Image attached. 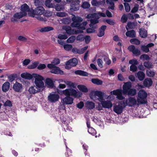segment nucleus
<instances>
[{
    "label": "nucleus",
    "mask_w": 157,
    "mask_h": 157,
    "mask_svg": "<svg viewBox=\"0 0 157 157\" xmlns=\"http://www.w3.org/2000/svg\"><path fill=\"white\" fill-rule=\"evenodd\" d=\"M132 84L130 82H124L122 87L123 94L130 97L135 96L136 94L137 90L135 89L132 88Z\"/></svg>",
    "instance_id": "1"
},
{
    "label": "nucleus",
    "mask_w": 157,
    "mask_h": 157,
    "mask_svg": "<svg viewBox=\"0 0 157 157\" xmlns=\"http://www.w3.org/2000/svg\"><path fill=\"white\" fill-rule=\"evenodd\" d=\"M59 93L61 94H63L66 96H73L75 98H79L81 97L82 94L79 91L77 92L76 90L72 88H69L66 89L60 92L58 90Z\"/></svg>",
    "instance_id": "2"
},
{
    "label": "nucleus",
    "mask_w": 157,
    "mask_h": 157,
    "mask_svg": "<svg viewBox=\"0 0 157 157\" xmlns=\"http://www.w3.org/2000/svg\"><path fill=\"white\" fill-rule=\"evenodd\" d=\"M147 94L146 92L143 90H140L138 93L137 101L138 104H146L147 101L146 99Z\"/></svg>",
    "instance_id": "3"
},
{
    "label": "nucleus",
    "mask_w": 157,
    "mask_h": 157,
    "mask_svg": "<svg viewBox=\"0 0 157 157\" xmlns=\"http://www.w3.org/2000/svg\"><path fill=\"white\" fill-rule=\"evenodd\" d=\"M34 78H35L34 83L36 86L39 89L44 86V84L43 82L44 79L43 77L38 74H34Z\"/></svg>",
    "instance_id": "4"
},
{
    "label": "nucleus",
    "mask_w": 157,
    "mask_h": 157,
    "mask_svg": "<svg viewBox=\"0 0 157 157\" xmlns=\"http://www.w3.org/2000/svg\"><path fill=\"white\" fill-rule=\"evenodd\" d=\"M78 63V61L76 59L73 58L67 61L65 68L67 69H70L72 67L76 66Z\"/></svg>",
    "instance_id": "5"
},
{
    "label": "nucleus",
    "mask_w": 157,
    "mask_h": 157,
    "mask_svg": "<svg viewBox=\"0 0 157 157\" xmlns=\"http://www.w3.org/2000/svg\"><path fill=\"white\" fill-rule=\"evenodd\" d=\"M72 20L73 22L71 23V26L72 27L77 28L79 26V23L82 21L83 19L81 17L74 16L72 17Z\"/></svg>",
    "instance_id": "6"
},
{
    "label": "nucleus",
    "mask_w": 157,
    "mask_h": 157,
    "mask_svg": "<svg viewBox=\"0 0 157 157\" xmlns=\"http://www.w3.org/2000/svg\"><path fill=\"white\" fill-rule=\"evenodd\" d=\"M13 89L15 92H21L23 89L22 84L16 81L13 85Z\"/></svg>",
    "instance_id": "7"
},
{
    "label": "nucleus",
    "mask_w": 157,
    "mask_h": 157,
    "mask_svg": "<svg viewBox=\"0 0 157 157\" xmlns=\"http://www.w3.org/2000/svg\"><path fill=\"white\" fill-rule=\"evenodd\" d=\"M48 100L51 102H55L58 101L59 96L58 94H50L48 97Z\"/></svg>",
    "instance_id": "8"
},
{
    "label": "nucleus",
    "mask_w": 157,
    "mask_h": 157,
    "mask_svg": "<svg viewBox=\"0 0 157 157\" xmlns=\"http://www.w3.org/2000/svg\"><path fill=\"white\" fill-rule=\"evenodd\" d=\"M44 12V9L42 6H38L33 10V13L36 15H41Z\"/></svg>",
    "instance_id": "9"
},
{
    "label": "nucleus",
    "mask_w": 157,
    "mask_h": 157,
    "mask_svg": "<svg viewBox=\"0 0 157 157\" xmlns=\"http://www.w3.org/2000/svg\"><path fill=\"white\" fill-rule=\"evenodd\" d=\"M128 49L130 52H132L136 56H138L140 54V50L138 49L135 48V46L134 45L129 46L128 47Z\"/></svg>",
    "instance_id": "10"
},
{
    "label": "nucleus",
    "mask_w": 157,
    "mask_h": 157,
    "mask_svg": "<svg viewBox=\"0 0 157 157\" xmlns=\"http://www.w3.org/2000/svg\"><path fill=\"white\" fill-rule=\"evenodd\" d=\"M101 102V104L103 107L107 108L109 109L111 108L112 106V104L110 101L106 100L103 101L102 100Z\"/></svg>",
    "instance_id": "11"
},
{
    "label": "nucleus",
    "mask_w": 157,
    "mask_h": 157,
    "mask_svg": "<svg viewBox=\"0 0 157 157\" xmlns=\"http://www.w3.org/2000/svg\"><path fill=\"white\" fill-rule=\"evenodd\" d=\"M137 100L134 97H129L128 100V105L129 107L134 106L136 104Z\"/></svg>",
    "instance_id": "12"
},
{
    "label": "nucleus",
    "mask_w": 157,
    "mask_h": 157,
    "mask_svg": "<svg viewBox=\"0 0 157 157\" xmlns=\"http://www.w3.org/2000/svg\"><path fill=\"white\" fill-rule=\"evenodd\" d=\"M28 91L31 94H35L40 91V89H39L36 86H32L29 87Z\"/></svg>",
    "instance_id": "13"
},
{
    "label": "nucleus",
    "mask_w": 157,
    "mask_h": 157,
    "mask_svg": "<svg viewBox=\"0 0 157 157\" xmlns=\"http://www.w3.org/2000/svg\"><path fill=\"white\" fill-rule=\"evenodd\" d=\"M104 93L101 91H96L94 93V95L93 97H95V96H97L98 97V100L100 102L102 100H104Z\"/></svg>",
    "instance_id": "14"
},
{
    "label": "nucleus",
    "mask_w": 157,
    "mask_h": 157,
    "mask_svg": "<svg viewBox=\"0 0 157 157\" xmlns=\"http://www.w3.org/2000/svg\"><path fill=\"white\" fill-rule=\"evenodd\" d=\"M74 99L70 96H66L63 99V104L66 105H71L73 102Z\"/></svg>",
    "instance_id": "15"
},
{
    "label": "nucleus",
    "mask_w": 157,
    "mask_h": 157,
    "mask_svg": "<svg viewBox=\"0 0 157 157\" xmlns=\"http://www.w3.org/2000/svg\"><path fill=\"white\" fill-rule=\"evenodd\" d=\"M51 73L55 74H60L62 75L63 74V72L61 70L59 67L55 66L53 69L50 71Z\"/></svg>",
    "instance_id": "16"
},
{
    "label": "nucleus",
    "mask_w": 157,
    "mask_h": 157,
    "mask_svg": "<svg viewBox=\"0 0 157 157\" xmlns=\"http://www.w3.org/2000/svg\"><path fill=\"white\" fill-rule=\"evenodd\" d=\"M123 107L121 105H116L113 106V111L117 114H121L123 112Z\"/></svg>",
    "instance_id": "17"
},
{
    "label": "nucleus",
    "mask_w": 157,
    "mask_h": 157,
    "mask_svg": "<svg viewBox=\"0 0 157 157\" xmlns=\"http://www.w3.org/2000/svg\"><path fill=\"white\" fill-rule=\"evenodd\" d=\"M36 74H33L32 75L28 73H23L21 74V77L23 78L28 79H31L34 78V75Z\"/></svg>",
    "instance_id": "18"
},
{
    "label": "nucleus",
    "mask_w": 157,
    "mask_h": 157,
    "mask_svg": "<svg viewBox=\"0 0 157 157\" xmlns=\"http://www.w3.org/2000/svg\"><path fill=\"white\" fill-rule=\"evenodd\" d=\"M21 10L22 11L24 14H25V16L27 14V12H29V6L26 3L23 4L21 6Z\"/></svg>",
    "instance_id": "19"
},
{
    "label": "nucleus",
    "mask_w": 157,
    "mask_h": 157,
    "mask_svg": "<svg viewBox=\"0 0 157 157\" xmlns=\"http://www.w3.org/2000/svg\"><path fill=\"white\" fill-rule=\"evenodd\" d=\"M45 83L48 87L52 88L54 86V82L52 79L49 78H47L46 79Z\"/></svg>",
    "instance_id": "20"
},
{
    "label": "nucleus",
    "mask_w": 157,
    "mask_h": 157,
    "mask_svg": "<svg viewBox=\"0 0 157 157\" xmlns=\"http://www.w3.org/2000/svg\"><path fill=\"white\" fill-rule=\"evenodd\" d=\"M107 26L105 25H103L99 29V33L97 34V36L99 37H101L105 34V31L106 29Z\"/></svg>",
    "instance_id": "21"
},
{
    "label": "nucleus",
    "mask_w": 157,
    "mask_h": 157,
    "mask_svg": "<svg viewBox=\"0 0 157 157\" xmlns=\"http://www.w3.org/2000/svg\"><path fill=\"white\" fill-rule=\"evenodd\" d=\"M152 81L150 78H146L144 81V85L146 87H150L152 84Z\"/></svg>",
    "instance_id": "22"
},
{
    "label": "nucleus",
    "mask_w": 157,
    "mask_h": 157,
    "mask_svg": "<svg viewBox=\"0 0 157 157\" xmlns=\"http://www.w3.org/2000/svg\"><path fill=\"white\" fill-rule=\"evenodd\" d=\"M125 35L127 37L130 38H134L136 36V33L134 30L127 31Z\"/></svg>",
    "instance_id": "23"
},
{
    "label": "nucleus",
    "mask_w": 157,
    "mask_h": 157,
    "mask_svg": "<svg viewBox=\"0 0 157 157\" xmlns=\"http://www.w3.org/2000/svg\"><path fill=\"white\" fill-rule=\"evenodd\" d=\"M147 31L145 29L140 28L139 29V34L141 38H146L147 36Z\"/></svg>",
    "instance_id": "24"
},
{
    "label": "nucleus",
    "mask_w": 157,
    "mask_h": 157,
    "mask_svg": "<svg viewBox=\"0 0 157 157\" xmlns=\"http://www.w3.org/2000/svg\"><path fill=\"white\" fill-rule=\"evenodd\" d=\"M10 83L6 82H5L2 85V90L4 92H6L8 91L10 87Z\"/></svg>",
    "instance_id": "25"
},
{
    "label": "nucleus",
    "mask_w": 157,
    "mask_h": 157,
    "mask_svg": "<svg viewBox=\"0 0 157 157\" xmlns=\"http://www.w3.org/2000/svg\"><path fill=\"white\" fill-rule=\"evenodd\" d=\"M63 29L65 30L66 33L68 34L71 35L74 34V30L72 29L71 27L66 25L63 27Z\"/></svg>",
    "instance_id": "26"
},
{
    "label": "nucleus",
    "mask_w": 157,
    "mask_h": 157,
    "mask_svg": "<svg viewBox=\"0 0 157 157\" xmlns=\"http://www.w3.org/2000/svg\"><path fill=\"white\" fill-rule=\"evenodd\" d=\"M75 73L76 75L84 76H87L88 75V73L87 72L81 70L75 71Z\"/></svg>",
    "instance_id": "27"
},
{
    "label": "nucleus",
    "mask_w": 157,
    "mask_h": 157,
    "mask_svg": "<svg viewBox=\"0 0 157 157\" xmlns=\"http://www.w3.org/2000/svg\"><path fill=\"white\" fill-rule=\"evenodd\" d=\"M136 76L140 81H142L145 78V74L142 71H139L137 73Z\"/></svg>",
    "instance_id": "28"
},
{
    "label": "nucleus",
    "mask_w": 157,
    "mask_h": 157,
    "mask_svg": "<svg viewBox=\"0 0 157 157\" xmlns=\"http://www.w3.org/2000/svg\"><path fill=\"white\" fill-rule=\"evenodd\" d=\"M136 26L135 23L133 22L129 21L128 22L127 25L126 26V29L128 31L129 29H133Z\"/></svg>",
    "instance_id": "29"
},
{
    "label": "nucleus",
    "mask_w": 157,
    "mask_h": 157,
    "mask_svg": "<svg viewBox=\"0 0 157 157\" xmlns=\"http://www.w3.org/2000/svg\"><path fill=\"white\" fill-rule=\"evenodd\" d=\"M53 29H54L52 27L47 26L41 28L40 29V32L42 33L46 32L52 30Z\"/></svg>",
    "instance_id": "30"
},
{
    "label": "nucleus",
    "mask_w": 157,
    "mask_h": 157,
    "mask_svg": "<svg viewBox=\"0 0 157 157\" xmlns=\"http://www.w3.org/2000/svg\"><path fill=\"white\" fill-rule=\"evenodd\" d=\"M66 150L67 152L65 153V155L66 157H75L72 154V151L71 150L67 147V146L66 145Z\"/></svg>",
    "instance_id": "31"
},
{
    "label": "nucleus",
    "mask_w": 157,
    "mask_h": 157,
    "mask_svg": "<svg viewBox=\"0 0 157 157\" xmlns=\"http://www.w3.org/2000/svg\"><path fill=\"white\" fill-rule=\"evenodd\" d=\"M77 87L80 91L82 92L86 93L88 91L87 88L84 85H78L77 86Z\"/></svg>",
    "instance_id": "32"
},
{
    "label": "nucleus",
    "mask_w": 157,
    "mask_h": 157,
    "mask_svg": "<svg viewBox=\"0 0 157 157\" xmlns=\"http://www.w3.org/2000/svg\"><path fill=\"white\" fill-rule=\"evenodd\" d=\"M91 81L93 83L97 85H101L103 83L102 81L98 78H92Z\"/></svg>",
    "instance_id": "33"
},
{
    "label": "nucleus",
    "mask_w": 157,
    "mask_h": 157,
    "mask_svg": "<svg viewBox=\"0 0 157 157\" xmlns=\"http://www.w3.org/2000/svg\"><path fill=\"white\" fill-rule=\"evenodd\" d=\"M87 24L86 21H84L82 23H79V26L77 27V29L79 30H84L85 29V26Z\"/></svg>",
    "instance_id": "34"
},
{
    "label": "nucleus",
    "mask_w": 157,
    "mask_h": 157,
    "mask_svg": "<svg viewBox=\"0 0 157 157\" xmlns=\"http://www.w3.org/2000/svg\"><path fill=\"white\" fill-rule=\"evenodd\" d=\"M25 16V14H24L23 13L20 12V13H16L13 15V17L17 19H20Z\"/></svg>",
    "instance_id": "35"
},
{
    "label": "nucleus",
    "mask_w": 157,
    "mask_h": 157,
    "mask_svg": "<svg viewBox=\"0 0 157 157\" xmlns=\"http://www.w3.org/2000/svg\"><path fill=\"white\" fill-rule=\"evenodd\" d=\"M39 62L38 61L34 62L32 64L28 66L27 68L29 69H34L37 66Z\"/></svg>",
    "instance_id": "36"
},
{
    "label": "nucleus",
    "mask_w": 157,
    "mask_h": 157,
    "mask_svg": "<svg viewBox=\"0 0 157 157\" xmlns=\"http://www.w3.org/2000/svg\"><path fill=\"white\" fill-rule=\"evenodd\" d=\"M130 42L132 44L139 45L140 43V41L136 38H132L130 40Z\"/></svg>",
    "instance_id": "37"
},
{
    "label": "nucleus",
    "mask_w": 157,
    "mask_h": 157,
    "mask_svg": "<svg viewBox=\"0 0 157 157\" xmlns=\"http://www.w3.org/2000/svg\"><path fill=\"white\" fill-rule=\"evenodd\" d=\"M148 5L151 10L155 12H157V0L155 1L153 7H151V6L149 4Z\"/></svg>",
    "instance_id": "38"
},
{
    "label": "nucleus",
    "mask_w": 157,
    "mask_h": 157,
    "mask_svg": "<svg viewBox=\"0 0 157 157\" xmlns=\"http://www.w3.org/2000/svg\"><path fill=\"white\" fill-rule=\"evenodd\" d=\"M140 59L142 60L143 61L145 60H149L150 59V58L148 55L147 54H142L140 57Z\"/></svg>",
    "instance_id": "39"
},
{
    "label": "nucleus",
    "mask_w": 157,
    "mask_h": 157,
    "mask_svg": "<svg viewBox=\"0 0 157 157\" xmlns=\"http://www.w3.org/2000/svg\"><path fill=\"white\" fill-rule=\"evenodd\" d=\"M146 74L148 77H153L155 74V72L151 70H147Z\"/></svg>",
    "instance_id": "40"
},
{
    "label": "nucleus",
    "mask_w": 157,
    "mask_h": 157,
    "mask_svg": "<svg viewBox=\"0 0 157 157\" xmlns=\"http://www.w3.org/2000/svg\"><path fill=\"white\" fill-rule=\"evenodd\" d=\"M141 49L143 52L145 53H148L149 51V48H148L147 45H142L141 47Z\"/></svg>",
    "instance_id": "41"
},
{
    "label": "nucleus",
    "mask_w": 157,
    "mask_h": 157,
    "mask_svg": "<svg viewBox=\"0 0 157 157\" xmlns=\"http://www.w3.org/2000/svg\"><path fill=\"white\" fill-rule=\"evenodd\" d=\"M76 37L75 36H71L67 40V43H73Z\"/></svg>",
    "instance_id": "42"
},
{
    "label": "nucleus",
    "mask_w": 157,
    "mask_h": 157,
    "mask_svg": "<svg viewBox=\"0 0 157 157\" xmlns=\"http://www.w3.org/2000/svg\"><path fill=\"white\" fill-rule=\"evenodd\" d=\"M88 132L90 134L93 136H94L96 134L95 130L92 127H91L89 129H88Z\"/></svg>",
    "instance_id": "43"
},
{
    "label": "nucleus",
    "mask_w": 157,
    "mask_h": 157,
    "mask_svg": "<svg viewBox=\"0 0 157 157\" xmlns=\"http://www.w3.org/2000/svg\"><path fill=\"white\" fill-rule=\"evenodd\" d=\"M144 66L147 68H150L152 67V64L149 61H145L144 63Z\"/></svg>",
    "instance_id": "44"
},
{
    "label": "nucleus",
    "mask_w": 157,
    "mask_h": 157,
    "mask_svg": "<svg viewBox=\"0 0 157 157\" xmlns=\"http://www.w3.org/2000/svg\"><path fill=\"white\" fill-rule=\"evenodd\" d=\"M63 48L65 50L69 51L72 48V46L71 44H66L64 45Z\"/></svg>",
    "instance_id": "45"
},
{
    "label": "nucleus",
    "mask_w": 157,
    "mask_h": 157,
    "mask_svg": "<svg viewBox=\"0 0 157 157\" xmlns=\"http://www.w3.org/2000/svg\"><path fill=\"white\" fill-rule=\"evenodd\" d=\"M87 105L89 109H93L95 107V104L92 101L88 102Z\"/></svg>",
    "instance_id": "46"
},
{
    "label": "nucleus",
    "mask_w": 157,
    "mask_h": 157,
    "mask_svg": "<svg viewBox=\"0 0 157 157\" xmlns=\"http://www.w3.org/2000/svg\"><path fill=\"white\" fill-rule=\"evenodd\" d=\"M16 75H15L14 74L10 75L8 77L9 81L10 82H12L16 78Z\"/></svg>",
    "instance_id": "47"
},
{
    "label": "nucleus",
    "mask_w": 157,
    "mask_h": 157,
    "mask_svg": "<svg viewBox=\"0 0 157 157\" xmlns=\"http://www.w3.org/2000/svg\"><path fill=\"white\" fill-rule=\"evenodd\" d=\"M34 2V3L35 4V5L36 6H40L41 5H42V0H33Z\"/></svg>",
    "instance_id": "48"
},
{
    "label": "nucleus",
    "mask_w": 157,
    "mask_h": 157,
    "mask_svg": "<svg viewBox=\"0 0 157 157\" xmlns=\"http://www.w3.org/2000/svg\"><path fill=\"white\" fill-rule=\"evenodd\" d=\"M90 4L89 2H84L82 5V7L84 9H87L90 7Z\"/></svg>",
    "instance_id": "49"
},
{
    "label": "nucleus",
    "mask_w": 157,
    "mask_h": 157,
    "mask_svg": "<svg viewBox=\"0 0 157 157\" xmlns=\"http://www.w3.org/2000/svg\"><path fill=\"white\" fill-rule=\"evenodd\" d=\"M124 5L126 11L127 12H129L131 8L129 4L127 2H125L124 3Z\"/></svg>",
    "instance_id": "50"
},
{
    "label": "nucleus",
    "mask_w": 157,
    "mask_h": 157,
    "mask_svg": "<svg viewBox=\"0 0 157 157\" xmlns=\"http://www.w3.org/2000/svg\"><path fill=\"white\" fill-rule=\"evenodd\" d=\"M118 105L122 106L124 108L126 106V105H128V100H124L120 102L119 103Z\"/></svg>",
    "instance_id": "51"
},
{
    "label": "nucleus",
    "mask_w": 157,
    "mask_h": 157,
    "mask_svg": "<svg viewBox=\"0 0 157 157\" xmlns=\"http://www.w3.org/2000/svg\"><path fill=\"white\" fill-rule=\"evenodd\" d=\"M130 69L131 71L133 72H135L137 71V68L136 65H132L130 66Z\"/></svg>",
    "instance_id": "52"
},
{
    "label": "nucleus",
    "mask_w": 157,
    "mask_h": 157,
    "mask_svg": "<svg viewBox=\"0 0 157 157\" xmlns=\"http://www.w3.org/2000/svg\"><path fill=\"white\" fill-rule=\"evenodd\" d=\"M66 14H67L66 13L63 12H57L56 13V15L57 16L60 17H66Z\"/></svg>",
    "instance_id": "53"
},
{
    "label": "nucleus",
    "mask_w": 157,
    "mask_h": 157,
    "mask_svg": "<svg viewBox=\"0 0 157 157\" xmlns=\"http://www.w3.org/2000/svg\"><path fill=\"white\" fill-rule=\"evenodd\" d=\"M122 90L118 94L117 96V98L120 100H123L125 98V97L122 96Z\"/></svg>",
    "instance_id": "54"
},
{
    "label": "nucleus",
    "mask_w": 157,
    "mask_h": 157,
    "mask_svg": "<svg viewBox=\"0 0 157 157\" xmlns=\"http://www.w3.org/2000/svg\"><path fill=\"white\" fill-rule=\"evenodd\" d=\"M98 66L101 68L103 67L102 65L103 61L102 59H98L97 61Z\"/></svg>",
    "instance_id": "55"
},
{
    "label": "nucleus",
    "mask_w": 157,
    "mask_h": 157,
    "mask_svg": "<svg viewBox=\"0 0 157 157\" xmlns=\"http://www.w3.org/2000/svg\"><path fill=\"white\" fill-rule=\"evenodd\" d=\"M77 40H79L80 41H82L85 39V37L83 35L80 34L77 36L76 38Z\"/></svg>",
    "instance_id": "56"
},
{
    "label": "nucleus",
    "mask_w": 157,
    "mask_h": 157,
    "mask_svg": "<svg viewBox=\"0 0 157 157\" xmlns=\"http://www.w3.org/2000/svg\"><path fill=\"white\" fill-rule=\"evenodd\" d=\"M52 0H47L45 2V5L48 7L51 8L52 7V4L50 3Z\"/></svg>",
    "instance_id": "57"
},
{
    "label": "nucleus",
    "mask_w": 157,
    "mask_h": 157,
    "mask_svg": "<svg viewBox=\"0 0 157 157\" xmlns=\"http://www.w3.org/2000/svg\"><path fill=\"white\" fill-rule=\"evenodd\" d=\"M18 39L19 40L24 42H26L27 40L26 38L22 36H19L18 37Z\"/></svg>",
    "instance_id": "58"
},
{
    "label": "nucleus",
    "mask_w": 157,
    "mask_h": 157,
    "mask_svg": "<svg viewBox=\"0 0 157 157\" xmlns=\"http://www.w3.org/2000/svg\"><path fill=\"white\" fill-rule=\"evenodd\" d=\"M46 67V65L44 64H40L37 67V69L39 70H42Z\"/></svg>",
    "instance_id": "59"
},
{
    "label": "nucleus",
    "mask_w": 157,
    "mask_h": 157,
    "mask_svg": "<svg viewBox=\"0 0 157 157\" xmlns=\"http://www.w3.org/2000/svg\"><path fill=\"white\" fill-rule=\"evenodd\" d=\"M59 59L57 58H55L52 62V63H53L55 66L56 65L59 64Z\"/></svg>",
    "instance_id": "60"
},
{
    "label": "nucleus",
    "mask_w": 157,
    "mask_h": 157,
    "mask_svg": "<svg viewBox=\"0 0 157 157\" xmlns=\"http://www.w3.org/2000/svg\"><path fill=\"white\" fill-rule=\"evenodd\" d=\"M129 63L132 65H136L138 64V62L136 59H132L130 60L129 61Z\"/></svg>",
    "instance_id": "61"
},
{
    "label": "nucleus",
    "mask_w": 157,
    "mask_h": 157,
    "mask_svg": "<svg viewBox=\"0 0 157 157\" xmlns=\"http://www.w3.org/2000/svg\"><path fill=\"white\" fill-rule=\"evenodd\" d=\"M72 52L74 54H80V50L76 48H72Z\"/></svg>",
    "instance_id": "62"
},
{
    "label": "nucleus",
    "mask_w": 157,
    "mask_h": 157,
    "mask_svg": "<svg viewBox=\"0 0 157 157\" xmlns=\"http://www.w3.org/2000/svg\"><path fill=\"white\" fill-rule=\"evenodd\" d=\"M106 22L109 24L112 25H114L115 24V22L110 19H106Z\"/></svg>",
    "instance_id": "63"
},
{
    "label": "nucleus",
    "mask_w": 157,
    "mask_h": 157,
    "mask_svg": "<svg viewBox=\"0 0 157 157\" xmlns=\"http://www.w3.org/2000/svg\"><path fill=\"white\" fill-rule=\"evenodd\" d=\"M128 20V17L127 16L123 15L122 16L121 18V21L123 23H124L126 22Z\"/></svg>",
    "instance_id": "64"
}]
</instances>
